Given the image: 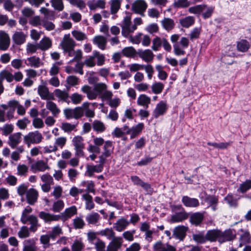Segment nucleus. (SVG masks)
I'll use <instances>...</instances> for the list:
<instances>
[{"mask_svg":"<svg viewBox=\"0 0 251 251\" xmlns=\"http://www.w3.org/2000/svg\"><path fill=\"white\" fill-rule=\"evenodd\" d=\"M76 213L77 208L76 206H72L66 208L65 210L59 215H53L44 211H41L39 213V217L44 220L45 222L50 223L52 221H57L59 219L65 221Z\"/></svg>","mask_w":251,"mask_h":251,"instance_id":"nucleus-1","label":"nucleus"},{"mask_svg":"<svg viewBox=\"0 0 251 251\" xmlns=\"http://www.w3.org/2000/svg\"><path fill=\"white\" fill-rule=\"evenodd\" d=\"M214 9V6H209L206 4H199L189 7L188 11L192 14L201 15L203 19H206L211 17Z\"/></svg>","mask_w":251,"mask_h":251,"instance_id":"nucleus-2","label":"nucleus"},{"mask_svg":"<svg viewBox=\"0 0 251 251\" xmlns=\"http://www.w3.org/2000/svg\"><path fill=\"white\" fill-rule=\"evenodd\" d=\"M88 105V102H84L81 106L76 107L74 109L67 108L63 110L64 116L66 119H78L84 114V106Z\"/></svg>","mask_w":251,"mask_h":251,"instance_id":"nucleus-3","label":"nucleus"},{"mask_svg":"<svg viewBox=\"0 0 251 251\" xmlns=\"http://www.w3.org/2000/svg\"><path fill=\"white\" fill-rule=\"evenodd\" d=\"M43 139V136L38 131L30 132L24 137V142L28 147L32 144H39Z\"/></svg>","mask_w":251,"mask_h":251,"instance_id":"nucleus-4","label":"nucleus"},{"mask_svg":"<svg viewBox=\"0 0 251 251\" xmlns=\"http://www.w3.org/2000/svg\"><path fill=\"white\" fill-rule=\"evenodd\" d=\"M236 238V231L233 229L229 228L224 231L220 230V243L233 241Z\"/></svg>","mask_w":251,"mask_h":251,"instance_id":"nucleus-5","label":"nucleus"},{"mask_svg":"<svg viewBox=\"0 0 251 251\" xmlns=\"http://www.w3.org/2000/svg\"><path fill=\"white\" fill-rule=\"evenodd\" d=\"M147 6V4L145 0H136L132 3L131 9L134 13L144 16Z\"/></svg>","mask_w":251,"mask_h":251,"instance_id":"nucleus-6","label":"nucleus"},{"mask_svg":"<svg viewBox=\"0 0 251 251\" xmlns=\"http://www.w3.org/2000/svg\"><path fill=\"white\" fill-rule=\"evenodd\" d=\"M205 213L204 211L192 213L189 217L190 223L195 226H200L204 219Z\"/></svg>","mask_w":251,"mask_h":251,"instance_id":"nucleus-7","label":"nucleus"},{"mask_svg":"<svg viewBox=\"0 0 251 251\" xmlns=\"http://www.w3.org/2000/svg\"><path fill=\"white\" fill-rule=\"evenodd\" d=\"M60 46L64 52L74 49L75 43L72 38L70 37V34H65L60 43Z\"/></svg>","mask_w":251,"mask_h":251,"instance_id":"nucleus-8","label":"nucleus"},{"mask_svg":"<svg viewBox=\"0 0 251 251\" xmlns=\"http://www.w3.org/2000/svg\"><path fill=\"white\" fill-rule=\"evenodd\" d=\"M167 109V102L161 100L156 104L154 110L153 111L152 116L156 119L158 118L159 116L165 114Z\"/></svg>","mask_w":251,"mask_h":251,"instance_id":"nucleus-9","label":"nucleus"},{"mask_svg":"<svg viewBox=\"0 0 251 251\" xmlns=\"http://www.w3.org/2000/svg\"><path fill=\"white\" fill-rule=\"evenodd\" d=\"M187 230L188 227L187 226H177L174 229L173 236L176 239L182 241L186 235Z\"/></svg>","mask_w":251,"mask_h":251,"instance_id":"nucleus-10","label":"nucleus"},{"mask_svg":"<svg viewBox=\"0 0 251 251\" xmlns=\"http://www.w3.org/2000/svg\"><path fill=\"white\" fill-rule=\"evenodd\" d=\"M181 201L183 205L187 207L196 208L200 205L199 201L197 199L190 198L187 196H183Z\"/></svg>","mask_w":251,"mask_h":251,"instance_id":"nucleus-11","label":"nucleus"},{"mask_svg":"<svg viewBox=\"0 0 251 251\" xmlns=\"http://www.w3.org/2000/svg\"><path fill=\"white\" fill-rule=\"evenodd\" d=\"M137 55L140 58L146 62L149 63L152 61L154 54L150 50H138Z\"/></svg>","mask_w":251,"mask_h":251,"instance_id":"nucleus-12","label":"nucleus"},{"mask_svg":"<svg viewBox=\"0 0 251 251\" xmlns=\"http://www.w3.org/2000/svg\"><path fill=\"white\" fill-rule=\"evenodd\" d=\"M10 39L7 33L3 31L0 32V49L6 50L10 46Z\"/></svg>","mask_w":251,"mask_h":251,"instance_id":"nucleus-13","label":"nucleus"},{"mask_svg":"<svg viewBox=\"0 0 251 251\" xmlns=\"http://www.w3.org/2000/svg\"><path fill=\"white\" fill-rule=\"evenodd\" d=\"M153 249L154 251H176L174 246L168 244H164L160 241L154 244Z\"/></svg>","mask_w":251,"mask_h":251,"instance_id":"nucleus-14","label":"nucleus"},{"mask_svg":"<svg viewBox=\"0 0 251 251\" xmlns=\"http://www.w3.org/2000/svg\"><path fill=\"white\" fill-rule=\"evenodd\" d=\"M22 133L20 132L15 133L9 137L8 144L12 149H15L21 143L22 141Z\"/></svg>","mask_w":251,"mask_h":251,"instance_id":"nucleus-15","label":"nucleus"},{"mask_svg":"<svg viewBox=\"0 0 251 251\" xmlns=\"http://www.w3.org/2000/svg\"><path fill=\"white\" fill-rule=\"evenodd\" d=\"M123 242L122 237L114 238L107 247L106 251H118L122 247Z\"/></svg>","mask_w":251,"mask_h":251,"instance_id":"nucleus-16","label":"nucleus"},{"mask_svg":"<svg viewBox=\"0 0 251 251\" xmlns=\"http://www.w3.org/2000/svg\"><path fill=\"white\" fill-rule=\"evenodd\" d=\"M189 217V213L185 210L176 212L171 216V221L172 223L182 222L187 220Z\"/></svg>","mask_w":251,"mask_h":251,"instance_id":"nucleus-17","label":"nucleus"},{"mask_svg":"<svg viewBox=\"0 0 251 251\" xmlns=\"http://www.w3.org/2000/svg\"><path fill=\"white\" fill-rule=\"evenodd\" d=\"M81 91L87 95V98L90 100H95L98 97V93L91 86L85 85L81 88Z\"/></svg>","mask_w":251,"mask_h":251,"instance_id":"nucleus-18","label":"nucleus"},{"mask_svg":"<svg viewBox=\"0 0 251 251\" xmlns=\"http://www.w3.org/2000/svg\"><path fill=\"white\" fill-rule=\"evenodd\" d=\"M38 197V193L36 190L33 188H30L27 191L26 193V198L27 202L30 205L34 204Z\"/></svg>","mask_w":251,"mask_h":251,"instance_id":"nucleus-19","label":"nucleus"},{"mask_svg":"<svg viewBox=\"0 0 251 251\" xmlns=\"http://www.w3.org/2000/svg\"><path fill=\"white\" fill-rule=\"evenodd\" d=\"M129 225V222L126 219L121 218L114 224L113 228L118 232L124 231Z\"/></svg>","mask_w":251,"mask_h":251,"instance_id":"nucleus-20","label":"nucleus"},{"mask_svg":"<svg viewBox=\"0 0 251 251\" xmlns=\"http://www.w3.org/2000/svg\"><path fill=\"white\" fill-rule=\"evenodd\" d=\"M23 251H37L38 248L33 239L25 240L23 242Z\"/></svg>","mask_w":251,"mask_h":251,"instance_id":"nucleus-21","label":"nucleus"},{"mask_svg":"<svg viewBox=\"0 0 251 251\" xmlns=\"http://www.w3.org/2000/svg\"><path fill=\"white\" fill-rule=\"evenodd\" d=\"M206 234L207 241L211 242L217 241L219 242V239L220 238V230H209L207 231Z\"/></svg>","mask_w":251,"mask_h":251,"instance_id":"nucleus-22","label":"nucleus"},{"mask_svg":"<svg viewBox=\"0 0 251 251\" xmlns=\"http://www.w3.org/2000/svg\"><path fill=\"white\" fill-rule=\"evenodd\" d=\"M240 230L243 233L240 235L239 247H242L245 244L251 243V236L248 231H243L242 229Z\"/></svg>","mask_w":251,"mask_h":251,"instance_id":"nucleus-23","label":"nucleus"},{"mask_svg":"<svg viewBox=\"0 0 251 251\" xmlns=\"http://www.w3.org/2000/svg\"><path fill=\"white\" fill-rule=\"evenodd\" d=\"M101 219L100 215L97 212H92L88 214L86 217V221L88 224L96 226L99 225V223Z\"/></svg>","mask_w":251,"mask_h":251,"instance_id":"nucleus-24","label":"nucleus"},{"mask_svg":"<svg viewBox=\"0 0 251 251\" xmlns=\"http://www.w3.org/2000/svg\"><path fill=\"white\" fill-rule=\"evenodd\" d=\"M102 149L103 151L102 153L103 154V155L105 157H110L114 151L113 142L109 140L106 141Z\"/></svg>","mask_w":251,"mask_h":251,"instance_id":"nucleus-25","label":"nucleus"},{"mask_svg":"<svg viewBox=\"0 0 251 251\" xmlns=\"http://www.w3.org/2000/svg\"><path fill=\"white\" fill-rule=\"evenodd\" d=\"M103 166L101 164L96 165H87L86 169V173L89 177L93 176L94 173H99L102 171Z\"/></svg>","mask_w":251,"mask_h":251,"instance_id":"nucleus-26","label":"nucleus"},{"mask_svg":"<svg viewBox=\"0 0 251 251\" xmlns=\"http://www.w3.org/2000/svg\"><path fill=\"white\" fill-rule=\"evenodd\" d=\"M37 46L41 50H46L51 47L52 41L49 37L45 36L37 44Z\"/></svg>","mask_w":251,"mask_h":251,"instance_id":"nucleus-27","label":"nucleus"},{"mask_svg":"<svg viewBox=\"0 0 251 251\" xmlns=\"http://www.w3.org/2000/svg\"><path fill=\"white\" fill-rule=\"evenodd\" d=\"M151 99L145 94H141L139 95L137 100V103L138 105L143 106L148 108L149 105L151 103Z\"/></svg>","mask_w":251,"mask_h":251,"instance_id":"nucleus-28","label":"nucleus"},{"mask_svg":"<svg viewBox=\"0 0 251 251\" xmlns=\"http://www.w3.org/2000/svg\"><path fill=\"white\" fill-rule=\"evenodd\" d=\"M26 35L22 31H16L12 36L14 42L18 45L24 44L25 41Z\"/></svg>","mask_w":251,"mask_h":251,"instance_id":"nucleus-29","label":"nucleus"},{"mask_svg":"<svg viewBox=\"0 0 251 251\" xmlns=\"http://www.w3.org/2000/svg\"><path fill=\"white\" fill-rule=\"evenodd\" d=\"M17 105V101L11 100L8 102V110L6 113V117L8 120H10L14 118V114L15 113Z\"/></svg>","mask_w":251,"mask_h":251,"instance_id":"nucleus-30","label":"nucleus"},{"mask_svg":"<svg viewBox=\"0 0 251 251\" xmlns=\"http://www.w3.org/2000/svg\"><path fill=\"white\" fill-rule=\"evenodd\" d=\"M93 43L97 45L100 49L104 50L105 49L107 40L103 36H97L93 39Z\"/></svg>","mask_w":251,"mask_h":251,"instance_id":"nucleus-31","label":"nucleus"},{"mask_svg":"<svg viewBox=\"0 0 251 251\" xmlns=\"http://www.w3.org/2000/svg\"><path fill=\"white\" fill-rule=\"evenodd\" d=\"M131 18L130 16H126L123 20L122 25V34L123 36L127 37V30H129V28L131 25Z\"/></svg>","mask_w":251,"mask_h":251,"instance_id":"nucleus-32","label":"nucleus"},{"mask_svg":"<svg viewBox=\"0 0 251 251\" xmlns=\"http://www.w3.org/2000/svg\"><path fill=\"white\" fill-rule=\"evenodd\" d=\"M161 23L163 27L168 31L172 30L175 25L174 21L169 18H165L161 21Z\"/></svg>","mask_w":251,"mask_h":251,"instance_id":"nucleus-33","label":"nucleus"},{"mask_svg":"<svg viewBox=\"0 0 251 251\" xmlns=\"http://www.w3.org/2000/svg\"><path fill=\"white\" fill-rule=\"evenodd\" d=\"M46 108L49 110L53 115L56 117L60 112V109L57 107L55 103L52 101H48L46 103Z\"/></svg>","mask_w":251,"mask_h":251,"instance_id":"nucleus-34","label":"nucleus"},{"mask_svg":"<svg viewBox=\"0 0 251 251\" xmlns=\"http://www.w3.org/2000/svg\"><path fill=\"white\" fill-rule=\"evenodd\" d=\"M98 234L105 236L109 240L114 239L115 237V233L112 228H106L102 229L98 232Z\"/></svg>","mask_w":251,"mask_h":251,"instance_id":"nucleus-35","label":"nucleus"},{"mask_svg":"<svg viewBox=\"0 0 251 251\" xmlns=\"http://www.w3.org/2000/svg\"><path fill=\"white\" fill-rule=\"evenodd\" d=\"M144 127V125L142 123H139L136 126H133L131 128L130 139H134L142 131Z\"/></svg>","mask_w":251,"mask_h":251,"instance_id":"nucleus-36","label":"nucleus"},{"mask_svg":"<svg viewBox=\"0 0 251 251\" xmlns=\"http://www.w3.org/2000/svg\"><path fill=\"white\" fill-rule=\"evenodd\" d=\"M138 50L136 51L133 47H128L124 48L122 51L123 54L130 58H134L137 55Z\"/></svg>","mask_w":251,"mask_h":251,"instance_id":"nucleus-37","label":"nucleus"},{"mask_svg":"<svg viewBox=\"0 0 251 251\" xmlns=\"http://www.w3.org/2000/svg\"><path fill=\"white\" fill-rule=\"evenodd\" d=\"M82 199L85 201V208L90 210L94 208L95 204L93 201V198L88 193L83 194Z\"/></svg>","mask_w":251,"mask_h":251,"instance_id":"nucleus-38","label":"nucleus"},{"mask_svg":"<svg viewBox=\"0 0 251 251\" xmlns=\"http://www.w3.org/2000/svg\"><path fill=\"white\" fill-rule=\"evenodd\" d=\"M88 6L91 10H95L96 8H104L105 2L103 0H97L89 1L88 3Z\"/></svg>","mask_w":251,"mask_h":251,"instance_id":"nucleus-39","label":"nucleus"},{"mask_svg":"<svg viewBox=\"0 0 251 251\" xmlns=\"http://www.w3.org/2000/svg\"><path fill=\"white\" fill-rule=\"evenodd\" d=\"M251 189V179H247L240 184L237 191L238 193H245Z\"/></svg>","mask_w":251,"mask_h":251,"instance_id":"nucleus-40","label":"nucleus"},{"mask_svg":"<svg viewBox=\"0 0 251 251\" xmlns=\"http://www.w3.org/2000/svg\"><path fill=\"white\" fill-rule=\"evenodd\" d=\"M205 201L209 204L213 211H215L217 209L218 200L215 196H208L205 198Z\"/></svg>","mask_w":251,"mask_h":251,"instance_id":"nucleus-41","label":"nucleus"},{"mask_svg":"<svg viewBox=\"0 0 251 251\" xmlns=\"http://www.w3.org/2000/svg\"><path fill=\"white\" fill-rule=\"evenodd\" d=\"M55 95L56 97L59 98L63 101L69 103L70 101L68 100L69 94L65 91H62L60 89H56L54 91Z\"/></svg>","mask_w":251,"mask_h":251,"instance_id":"nucleus-42","label":"nucleus"},{"mask_svg":"<svg viewBox=\"0 0 251 251\" xmlns=\"http://www.w3.org/2000/svg\"><path fill=\"white\" fill-rule=\"evenodd\" d=\"M249 43L246 40H241L240 41L237 42V48L238 51L245 52L248 51L250 48Z\"/></svg>","mask_w":251,"mask_h":251,"instance_id":"nucleus-43","label":"nucleus"},{"mask_svg":"<svg viewBox=\"0 0 251 251\" xmlns=\"http://www.w3.org/2000/svg\"><path fill=\"white\" fill-rule=\"evenodd\" d=\"M195 22V19L192 16H187L180 20V24L184 27L188 28L192 25Z\"/></svg>","mask_w":251,"mask_h":251,"instance_id":"nucleus-44","label":"nucleus"},{"mask_svg":"<svg viewBox=\"0 0 251 251\" xmlns=\"http://www.w3.org/2000/svg\"><path fill=\"white\" fill-rule=\"evenodd\" d=\"M32 167L40 172H44L46 170L50 169L47 163L43 160L38 161L32 166Z\"/></svg>","mask_w":251,"mask_h":251,"instance_id":"nucleus-45","label":"nucleus"},{"mask_svg":"<svg viewBox=\"0 0 251 251\" xmlns=\"http://www.w3.org/2000/svg\"><path fill=\"white\" fill-rule=\"evenodd\" d=\"M92 127L94 130L97 132H103L105 130L104 124L99 120H95L92 124Z\"/></svg>","mask_w":251,"mask_h":251,"instance_id":"nucleus-46","label":"nucleus"},{"mask_svg":"<svg viewBox=\"0 0 251 251\" xmlns=\"http://www.w3.org/2000/svg\"><path fill=\"white\" fill-rule=\"evenodd\" d=\"M38 93L43 100L49 98V91L48 88L43 85H39L38 87Z\"/></svg>","mask_w":251,"mask_h":251,"instance_id":"nucleus-47","label":"nucleus"},{"mask_svg":"<svg viewBox=\"0 0 251 251\" xmlns=\"http://www.w3.org/2000/svg\"><path fill=\"white\" fill-rule=\"evenodd\" d=\"M193 239L198 244H204L207 241L206 234L204 235L203 232L193 234Z\"/></svg>","mask_w":251,"mask_h":251,"instance_id":"nucleus-48","label":"nucleus"},{"mask_svg":"<svg viewBox=\"0 0 251 251\" xmlns=\"http://www.w3.org/2000/svg\"><path fill=\"white\" fill-rule=\"evenodd\" d=\"M76 124H71L69 123H63L61 126V128L65 132L68 133H71L72 131L75 130Z\"/></svg>","mask_w":251,"mask_h":251,"instance_id":"nucleus-49","label":"nucleus"},{"mask_svg":"<svg viewBox=\"0 0 251 251\" xmlns=\"http://www.w3.org/2000/svg\"><path fill=\"white\" fill-rule=\"evenodd\" d=\"M191 1L188 0H175L173 6L175 8H186L191 4Z\"/></svg>","mask_w":251,"mask_h":251,"instance_id":"nucleus-50","label":"nucleus"},{"mask_svg":"<svg viewBox=\"0 0 251 251\" xmlns=\"http://www.w3.org/2000/svg\"><path fill=\"white\" fill-rule=\"evenodd\" d=\"M164 87V84L160 82L154 83L151 86L152 93L155 94H160Z\"/></svg>","mask_w":251,"mask_h":251,"instance_id":"nucleus-51","label":"nucleus"},{"mask_svg":"<svg viewBox=\"0 0 251 251\" xmlns=\"http://www.w3.org/2000/svg\"><path fill=\"white\" fill-rule=\"evenodd\" d=\"M83 139L81 136H77L74 137L72 142L75 148H84Z\"/></svg>","mask_w":251,"mask_h":251,"instance_id":"nucleus-52","label":"nucleus"},{"mask_svg":"<svg viewBox=\"0 0 251 251\" xmlns=\"http://www.w3.org/2000/svg\"><path fill=\"white\" fill-rule=\"evenodd\" d=\"M84 245L81 240H75L71 246V251H82Z\"/></svg>","mask_w":251,"mask_h":251,"instance_id":"nucleus-53","label":"nucleus"},{"mask_svg":"<svg viewBox=\"0 0 251 251\" xmlns=\"http://www.w3.org/2000/svg\"><path fill=\"white\" fill-rule=\"evenodd\" d=\"M61 234H62V230L59 225L52 227L51 231L49 232L51 239L53 240L55 239L57 236Z\"/></svg>","mask_w":251,"mask_h":251,"instance_id":"nucleus-54","label":"nucleus"},{"mask_svg":"<svg viewBox=\"0 0 251 251\" xmlns=\"http://www.w3.org/2000/svg\"><path fill=\"white\" fill-rule=\"evenodd\" d=\"M5 79L6 81L8 82H11L14 79L13 75L6 71H3L0 73V79H1V81Z\"/></svg>","mask_w":251,"mask_h":251,"instance_id":"nucleus-55","label":"nucleus"},{"mask_svg":"<svg viewBox=\"0 0 251 251\" xmlns=\"http://www.w3.org/2000/svg\"><path fill=\"white\" fill-rule=\"evenodd\" d=\"M85 225L84 220L80 217H77L73 220V226L75 229H82Z\"/></svg>","mask_w":251,"mask_h":251,"instance_id":"nucleus-56","label":"nucleus"},{"mask_svg":"<svg viewBox=\"0 0 251 251\" xmlns=\"http://www.w3.org/2000/svg\"><path fill=\"white\" fill-rule=\"evenodd\" d=\"M27 60L29 62V64H27V65L35 68L39 67L40 64V60L39 57L34 56L27 58Z\"/></svg>","mask_w":251,"mask_h":251,"instance_id":"nucleus-57","label":"nucleus"},{"mask_svg":"<svg viewBox=\"0 0 251 251\" xmlns=\"http://www.w3.org/2000/svg\"><path fill=\"white\" fill-rule=\"evenodd\" d=\"M64 207V203L62 200H58L54 202L52 205V210L54 212H59Z\"/></svg>","mask_w":251,"mask_h":251,"instance_id":"nucleus-58","label":"nucleus"},{"mask_svg":"<svg viewBox=\"0 0 251 251\" xmlns=\"http://www.w3.org/2000/svg\"><path fill=\"white\" fill-rule=\"evenodd\" d=\"M62 188L60 185H56L53 187V190L50 193V195L53 196L55 199H58L62 196Z\"/></svg>","mask_w":251,"mask_h":251,"instance_id":"nucleus-59","label":"nucleus"},{"mask_svg":"<svg viewBox=\"0 0 251 251\" xmlns=\"http://www.w3.org/2000/svg\"><path fill=\"white\" fill-rule=\"evenodd\" d=\"M94 88L96 91L98 93V96L101 95L103 94L104 91L107 89V85L103 83H98L94 85Z\"/></svg>","mask_w":251,"mask_h":251,"instance_id":"nucleus-60","label":"nucleus"},{"mask_svg":"<svg viewBox=\"0 0 251 251\" xmlns=\"http://www.w3.org/2000/svg\"><path fill=\"white\" fill-rule=\"evenodd\" d=\"M83 97L82 95L77 93H75L71 95L70 99L74 104H78L82 101Z\"/></svg>","mask_w":251,"mask_h":251,"instance_id":"nucleus-61","label":"nucleus"},{"mask_svg":"<svg viewBox=\"0 0 251 251\" xmlns=\"http://www.w3.org/2000/svg\"><path fill=\"white\" fill-rule=\"evenodd\" d=\"M51 5L55 9L59 11H62L64 9V4L62 0H51Z\"/></svg>","mask_w":251,"mask_h":251,"instance_id":"nucleus-62","label":"nucleus"},{"mask_svg":"<svg viewBox=\"0 0 251 251\" xmlns=\"http://www.w3.org/2000/svg\"><path fill=\"white\" fill-rule=\"evenodd\" d=\"M162 44V40L159 37L156 36L152 40V49L154 51H157L161 47Z\"/></svg>","mask_w":251,"mask_h":251,"instance_id":"nucleus-63","label":"nucleus"},{"mask_svg":"<svg viewBox=\"0 0 251 251\" xmlns=\"http://www.w3.org/2000/svg\"><path fill=\"white\" fill-rule=\"evenodd\" d=\"M95 246L97 251H106L105 243L100 238L97 239V241L95 243Z\"/></svg>","mask_w":251,"mask_h":251,"instance_id":"nucleus-64","label":"nucleus"}]
</instances>
